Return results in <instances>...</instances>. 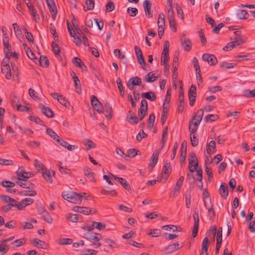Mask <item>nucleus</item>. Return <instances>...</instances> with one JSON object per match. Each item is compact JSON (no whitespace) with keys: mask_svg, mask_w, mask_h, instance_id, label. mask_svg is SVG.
<instances>
[{"mask_svg":"<svg viewBox=\"0 0 255 255\" xmlns=\"http://www.w3.org/2000/svg\"><path fill=\"white\" fill-rule=\"evenodd\" d=\"M29 10L30 11L31 14L32 15L34 20L36 22H38L40 20V18L39 15L37 13L36 10L34 8V6L30 4L29 7Z\"/></svg>","mask_w":255,"mask_h":255,"instance_id":"obj_31","label":"nucleus"},{"mask_svg":"<svg viewBox=\"0 0 255 255\" xmlns=\"http://www.w3.org/2000/svg\"><path fill=\"white\" fill-rule=\"evenodd\" d=\"M9 249V246L3 240H1L0 242V253L1 255H3L6 254Z\"/></svg>","mask_w":255,"mask_h":255,"instance_id":"obj_29","label":"nucleus"},{"mask_svg":"<svg viewBox=\"0 0 255 255\" xmlns=\"http://www.w3.org/2000/svg\"><path fill=\"white\" fill-rule=\"evenodd\" d=\"M72 210L75 212L82 213L86 215H89L90 214L94 213L96 212L95 210L93 211L92 209L89 207H80L78 206H75L73 207Z\"/></svg>","mask_w":255,"mask_h":255,"instance_id":"obj_5","label":"nucleus"},{"mask_svg":"<svg viewBox=\"0 0 255 255\" xmlns=\"http://www.w3.org/2000/svg\"><path fill=\"white\" fill-rule=\"evenodd\" d=\"M28 93L29 96L35 101H38L39 100V97L37 95V93L32 88H30L28 90Z\"/></svg>","mask_w":255,"mask_h":255,"instance_id":"obj_60","label":"nucleus"},{"mask_svg":"<svg viewBox=\"0 0 255 255\" xmlns=\"http://www.w3.org/2000/svg\"><path fill=\"white\" fill-rule=\"evenodd\" d=\"M46 132L50 137L55 140H59V136L50 128H47Z\"/></svg>","mask_w":255,"mask_h":255,"instance_id":"obj_43","label":"nucleus"},{"mask_svg":"<svg viewBox=\"0 0 255 255\" xmlns=\"http://www.w3.org/2000/svg\"><path fill=\"white\" fill-rule=\"evenodd\" d=\"M58 101L66 108H69L70 106V103L68 102L66 98L62 95H60L59 98L58 99Z\"/></svg>","mask_w":255,"mask_h":255,"instance_id":"obj_44","label":"nucleus"},{"mask_svg":"<svg viewBox=\"0 0 255 255\" xmlns=\"http://www.w3.org/2000/svg\"><path fill=\"white\" fill-rule=\"evenodd\" d=\"M202 59L203 61L208 62L212 66L216 65L218 61L217 59L214 55L209 53L203 54Z\"/></svg>","mask_w":255,"mask_h":255,"instance_id":"obj_7","label":"nucleus"},{"mask_svg":"<svg viewBox=\"0 0 255 255\" xmlns=\"http://www.w3.org/2000/svg\"><path fill=\"white\" fill-rule=\"evenodd\" d=\"M190 139L191 144L193 147H195L198 145V138L196 136L195 133H190Z\"/></svg>","mask_w":255,"mask_h":255,"instance_id":"obj_53","label":"nucleus"},{"mask_svg":"<svg viewBox=\"0 0 255 255\" xmlns=\"http://www.w3.org/2000/svg\"><path fill=\"white\" fill-rule=\"evenodd\" d=\"M183 247V243L176 242L174 244L169 245L167 247L165 248L162 251L165 254H169L182 248Z\"/></svg>","mask_w":255,"mask_h":255,"instance_id":"obj_3","label":"nucleus"},{"mask_svg":"<svg viewBox=\"0 0 255 255\" xmlns=\"http://www.w3.org/2000/svg\"><path fill=\"white\" fill-rule=\"evenodd\" d=\"M85 140L86 142H85L84 144L87 146L86 149L87 150L96 147V144L92 140L89 139H85Z\"/></svg>","mask_w":255,"mask_h":255,"instance_id":"obj_46","label":"nucleus"},{"mask_svg":"<svg viewBox=\"0 0 255 255\" xmlns=\"http://www.w3.org/2000/svg\"><path fill=\"white\" fill-rule=\"evenodd\" d=\"M127 120L131 124H136L138 123L139 120L138 118L136 117L135 116L128 117V118H127Z\"/></svg>","mask_w":255,"mask_h":255,"instance_id":"obj_63","label":"nucleus"},{"mask_svg":"<svg viewBox=\"0 0 255 255\" xmlns=\"http://www.w3.org/2000/svg\"><path fill=\"white\" fill-rule=\"evenodd\" d=\"M13 161L12 160L2 159L0 158V165H12Z\"/></svg>","mask_w":255,"mask_h":255,"instance_id":"obj_62","label":"nucleus"},{"mask_svg":"<svg viewBox=\"0 0 255 255\" xmlns=\"http://www.w3.org/2000/svg\"><path fill=\"white\" fill-rule=\"evenodd\" d=\"M141 153L139 150H136L134 148L129 149L127 152V154L124 156V158L126 159L127 157H134L136 155L140 154Z\"/></svg>","mask_w":255,"mask_h":255,"instance_id":"obj_23","label":"nucleus"},{"mask_svg":"<svg viewBox=\"0 0 255 255\" xmlns=\"http://www.w3.org/2000/svg\"><path fill=\"white\" fill-rule=\"evenodd\" d=\"M32 244L37 248H40L42 249H46L48 245L44 241L37 238H34L32 241Z\"/></svg>","mask_w":255,"mask_h":255,"instance_id":"obj_15","label":"nucleus"},{"mask_svg":"<svg viewBox=\"0 0 255 255\" xmlns=\"http://www.w3.org/2000/svg\"><path fill=\"white\" fill-rule=\"evenodd\" d=\"M208 239L207 237H205L203 239L202 242V248L201 251L200 253H208Z\"/></svg>","mask_w":255,"mask_h":255,"instance_id":"obj_41","label":"nucleus"},{"mask_svg":"<svg viewBox=\"0 0 255 255\" xmlns=\"http://www.w3.org/2000/svg\"><path fill=\"white\" fill-rule=\"evenodd\" d=\"M50 30L51 34L53 35L54 40L55 41H57L58 39V36L57 34L56 28L52 23H51L50 24Z\"/></svg>","mask_w":255,"mask_h":255,"instance_id":"obj_56","label":"nucleus"},{"mask_svg":"<svg viewBox=\"0 0 255 255\" xmlns=\"http://www.w3.org/2000/svg\"><path fill=\"white\" fill-rule=\"evenodd\" d=\"M117 83L118 89L120 92L121 95L122 96H124L125 95L124 89L123 87L122 81L121 79H120V78H118L117 79Z\"/></svg>","mask_w":255,"mask_h":255,"instance_id":"obj_50","label":"nucleus"},{"mask_svg":"<svg viewBox=\"0 0 255 255\" xmlns=\"http://www.w3.org/2000/svg\"><path fill=\"white\" fill-rule=\"evenodd\" d=\"M159 152L157 150H155L151 155L150 157V159L151 160V162L149 163L148 167L150 168V171H151L153 168L154 167L155 165L157 164L158 161V158L159 156Z\"/></svg>","mask_w":255,"mask_h":255,"instance_id":"obj_14","label":"nucleus"},{"mask_svg":"<svg viewBox=\"0 0 255 255\" xmlns=\"http://www.w3.org/2000/svg\"><path fill=\"white\" fill-rule=\"evenodd\" d=\"M51 172L54 175L55 174V172L53 170H52L51 172L47 169H45L42 171V175L44 179L47 182L49 183L52 182V174Z\"/></svg>","mask_w":255,"mask_h":255,"instance_id":"obj_17","label":"nucleus"},{"mask_svg":"<svg viewBox=\"0 0 255 255\" xmlns=\"http://www.w3.org/2000/svg\"><path fill=\"white\" fill-rule=\"evenodd\" d=\"M219 193L224 198H226L228 195V187L225 183H222L219 188Z\"/></svg>","mask_w":255,"mask_h":255,"instance_id":"obj_21","label":"nucleus"},{"mask_svg":"<svg viewBox=\"0 0 255 255\" xmlns=\"http://www.w3.org/2000/svg\"><path fill=\"white\" fill-rule=\"evenodd\" d=\"M134 49L138 62L141 65V68L145 69L144 66L146 65V62L140 48L137 46H135Z\"/></svg>","mask_w":255,"mask_h":255,"instance_id":"obj_4","label":"nucleus"},{"mask_svg":"<svg viewBox=\"0 0 255 255\" xmlns=\"http://www.w3.org/2000/svg\"><path fill=\"white\" fill-rule=\"evenodd\" d=\"M242 96L246 98L255 97V89L253 90L248 89L244 90L242 92Z\"/></svg>","mask_w":255,"mask_h":255,"instance_id":"obj_36","label":"nucleus"},{"mask_svg":"<svg viewBox=\"0 0 255 255\" xmlns=\"http://www.w3.org/2000/svg\"><path fill=\"white\" fill-rule=\"evenodd\" d=\"M148 236L152 237H157L161 234V231L159 229H152L150 232L147 233Z\"/></svg>","mask_w":255,"mask_h":255,"instance_id":"obj_48","label":"nucleus"},{"mask_svg":"<svg viewBox=\"0 0 255 255\" xmlns=\"http://www.w3.org/2000/svg\"><path fill=\"white\" fill-rule=\"evenodd\" d=\"M220 67L221 68L231 69L235 67V64L232 63H227L226 62H222L220 64Z\"/></svg>","mask_w":255,"mask_h":255,"instance_id":"obj_61","label":"nucleus"},{"mask_svg":"<svg viewBox=\"0 0 255 255\" xmlns=\"http://www.w3.org/2000/svg\"><path fill=\"white\" fill-rule=\"evenodd\" d=\"M1 72L4 74L5 77L7 79H10L11 76V70L10 66L1 67Z\"/></svg>","mask_w":255,"mask_h":255,"instance_id":"obj_39","label":"nucleus"},{"mask_svg":"<svg viewBox=\"0 0 255 255\" xmlns=\"http://www.w3.org/2000/svg\"><path fill=\"white\" fill-rule=\"evenodd\" d=\"M171 171L172 168L171 167L170 163L168 162H165L164 165L163 166L162 173H164L166 175V179L169 176V175L171 172Z\"/></svg>","mask_w":255,"mask_h":255,"instance_id":"obj_22","label":"nucleus"},{"mask_svg":"<svg viewBox=\"0 0 255 255\" xmlns=\"http://www.w3.org/2000/svg\"><path fill=\"white\" fill-rule=\"evenodd\" d=\"M1 185L6 188H12L15 186V183L8 180H3L1 182Z\"/></svg>","mask_w":255,"mask_h":255,"instance_id":"obj_52","label":"nucleus"},{"mask_svg":"<svg viewBox=\"0 0 255 255\" xmlns=\"http://www.w3.org/2000/svg\"><path fill=\"white\" fill-rule=\"evenodd\" d=\"M205 206L208 209V213L211 218H214L215 216V212L213 208V205H211L209 207H208L207 203L204 200Z\"/></svg>","mask_w":255,"mask_h":255,"instance_id":"obj_58","label":"nucleus"},{"mask_svg":"<svg viewBox=\"0 0 255 255\" xmlns=\"http://www.w3.org/2000/svg\"><path fill=\"white\" fill-rule=\"evenodd\" d=\"M42 218L44 221H45L48 223H51L53 221L52 218L50 216L49 214L46 211L43 212L42 215Z\"/></svg>","mask_w":255,"mask_h":255,"instance_id":"obj_51","label":"nucleus"},{"mask_svg":"<svg viewBox=\"0 0 255 255\" xmlns=\"http://www.w3.org/2000/svg\"><path fill=\"white\" fill-rule=\"evenodd\" d=\"M193 121L192 120H190L189 123V130L190 133H195L197 131L198 127L199 125V124L197 122L193 123Z\"/></svg>","mask_w":255,"mask_h":255,"instance_id":"obj_30","label":"nucleus"},{"mask_svg":"<svg viewBox=\"0 0 255 255\" xmlns=\"http://www.w3.org/2000/svg\"><path fill=\"white\" fill-rule=\"evenodd\" d=\"M178 53L177 55L174 56L173 59V70H172V79L173 80L175 81V80L177 79L178 74H177V69L178 67Z\"/></svg>","mask_w":255,"mask_h":255,"instance_id":"obj_8","label":"nucleus"},{"mask_svg":"<svg viewBox=\"0 0 255 255\" xmlns=\"http://www.w3.org/2000/svg\"><path fill=\"white\" fill-rule=\"evenodd\" d=\"M46 1L50 11L52 13V17L53 19H55L57 11L54 0H46Z\"/></svg>","mask_w":255,"mask_h":255,"instance_id":"obj_13","label":"nucleus"},{"mask_svg":"<svg viewBox=\"0 0 255 255\" xmlns=\"http://www.w3.org/2000/svg\"><path fill=\"white\" fill-rule=\"evenodd\" d=\"M51 47L52 48V51L55 55L56 56L58 55L60 52V50L58 44L53 41L51 43Z\"/></svg>","mask_w":255,"mask_h":255,"instance_id":"obj_54","label":"nucleus"},{"mask_svg":"<svg viewBox=\"0 0 255 255\" xmlns=\"http://www.w3.org/2000/svg\"><path fill=\"white\" fill-rule=\"evenodd\" d=\"M66 219L71 222L76 223L81 219V216L79 214L69 213L66 215Z\"/></svg>","mask_w":255,"mask_h":255,"instance_id":"obj_25","label":"nucleus"},{"mask_svg":"<svg viewBox=\"0 0 255 255\" xmlns=\"http://www.w3.org/2000/svg\"><path fill=\"white\" fill-rule=\"evenodd\" d=\"M29 120L31 121H34L36 124L43 125V122L38 117H35L34 116H30L28 117Z\"/></svg>","mask_w":255,"mask_h":255,"instance_id":"obj_55","label":"nucleus"},{"mask_svg":"<svg viewBox=\"0 0 255 255\" xmlns=\"http://www.w3.org/2000/svg\"><path fill=\"white\" fill-rule=\"evenodd\" d=\"M181 44L184 50L186 51H189L191 49L192 43L189 38H186L183 35V38H181Z\"/></svg>","mask_w":255,"mask_h":255,"instance_id":"obj_12","label":"nucleus"},{"mask_svg":"<svg viewBox=\"0 0 255 255\" xmlns=\"http://www.w3.org/2000/svg\"><path fill=\"white\" fill-rule=\"evenodd\" d=\"M85 238L87 240H91L98 242L102 239V235L100 234L92 233L87 234Z\"/></svg>","mask_w":255,"mask_h":255,"instance_id":"obj_24","label":"nucleus"},{"mask_svg":"<svg viewBox=\"0 0 255 255\" xmlns=\"http://www.w3.org/2000/svg\"><path fill=\"white\" fill-rule=\"evenodd\" d=\"M111 176L113 179L117 180L126 190H130V185L125 178L118 177L112 174H111Z\"/></svg>","mask_w":255,"mask_h":255,"instance_id":"obj_10","label":"nucleus"},{"mask_svg":"<svg viewBox=\"0 0 255 255\" xmlns=\"http://www.w3.org/2000/svg\"><path fill=\"white\" fill-rule=\"evenodd\" d=\"M62 197L64 199L74 204H80L82 200V196L81 194L72 191H63Z\"/></svg>","mask_w":255,"mask_h":255,"instance_id":"obj_1","label":"nucleus"},{"mask_svg":"<svg viewBox=\"0 0 255 255\" xmlns=\"http://www.w3.org/2000/svg\"><path fill=\"white\" fill-rule=\"evenodd\" d=\"M34 165L36 169L38 171H43L45 169L44 168L45 166L44 164H43L41 162L37 159L34 160Z\"/></svg>","mask_w":255,"mask_h":255,"instance_id":"obj_47","label":"nucleus"},{"mask_svg":"<svg viewBox=\"0 0 255 255\" xmlns=\"http://www.w3.org/2000/svg\"><path fill=\"white\" fill-rule=\"evenodd\" d=\"M165 16L164 14L161 12L159 14L158 20H157V25L158 28H164L165 27Z\"/></svg>","mask_w":255,"mask_h":255,"instance_id":"obj_28","label":"nucleus"},{"mask_svg":"<svg viewBox=\"0 0 255 255\" xmlns=\"http://www.w3.org/2000/svg\"><path fill=\"white\" fill-rule=\"evenodd\" d=\"M91 105L93 108L99 113H104V108L102 103L99 101L98 98L95 95H92L91 97Z\"/></svg>","mask_w":255,"mask_h":255,"instance_id":"obj_2","label":"nucleus"},{"mask_svg":"<svg viewBox=\"0 0 255 255\" xmlns=\"http://www.w3.org/2000/svg\"><path fill=\"white\" fill-rule=\"evenodd\" d=\"M8 204L11 207H16L19 210H21L24 208V206H23L22 204H21V202H18L12 198L10 201H9Z\"/></svg>","mask_w":255,"mask_h":255,"instance_id":"obj_26","label":"nucleus"},{"mask_svg":"<svg viewBox=\"0 0 255 255\" xmlns=\"http://www.w3.org/2000/svg\"><path fill=\"white\" fill-rule=\"evenodd\" d=\"M237 16L239 19H246L248 18L249 14L246 10L240 9L237 12Z\"/></svg>","mask_w":255,"mask_h":255,"instance_id":"obj_34","label":"nucleus"},{"mask_svg":"<svg viewBox=\"0 0 255 255\" xmlns=\"http://www.w3.org/2000/svg\"><path fill=\"white\" fill-rule=\"evenodd\" d=\"M115 8V5L113 1L111 0L108 1V3L106 5V10L108 12L112 11Z\"/></svg>","mask_w":255,"mask_h":255,"instance_id":"obj_59","label":"nucleus"},{"mask_svg":"<svg viewBox=\"0 0 255 255\" xmlns=\"http://www.w3.org/2000/svg\"><path fill=\"white\" fill-rule=\"evenodd\" d=\"M141 97L144 99H147L151 101H154L156 99L155 93L152 91H149L141 94Z\"/></svg>","mask_w":255,"mask_h":255,"instance_id":"obj_19","label":"nucleus"},{"mask_svg":"<svg viewBox=\"0 0 255 255\" xmlns=\"http://www.w3.org/2000/svg\"><path fill=\"white\" fill-rule=\"evenodd\" d=\"M219 116L217 115L210 114L206 116L204 120L206 122H213L218 119Z\"/></svg>","mask_w":255,"mask_h":255,"instance_id":"obj_42","label":"nucleus"},{"mask_svg":"<svg viewBox=\"0 0 255 255\" xmlns=\"http://www.w3.org/2000/svg\"><path fill=\"white\" fill-rule=\"evenodd\" d=\"M105 242L112 248H118L120 247L119 245L115 241L112 240L109 238L105 239Z\"/></svg>","mask_w":255,"mask_h":255,"instance_id":"obj_45","label":"nucleus"},{"mask_svg":"<svg viewBox=\"0 0 255 255\" xmlns=\"http://www.w3.org/2000/svg\"><path fill=\"white\" fill-rule=\"evenodd\" d=\"M84 174L85 176H86L88 178H89L91 181L94 180V173L92 171V170L86 167L84 169Z\"/></svg>","mask_w":255,"mask_h":255,"instance_id":"obj_40","label":"nucleus"},{"mask_svg":"<svg viewBox=\"0 0 255 255\" xmlns=\"http://www.w3.org/2000/svg\"><path fill=\"white\" fill-rule=\"evenodd\" d=\"M19 225L23 229H32L33 228V226L31 223L23 222L20 223Z\"/></svg>","mask_w":255,"mask_h":255,"instance_id":"obj_57","label":"nucleus"},{"mask_svg":"<svg viewBox=\"0 0 255 255\" xmlns=\"http://www.w3.org/2000/svg\"><path fill=\"white\" fill-rule=\"evenodd\" d=\"M247 40L246 36H236L233 41L235 47L240 46L244 43Z\"/></svg>","mask_w":255,"mask_h":255,"instance_id":"obj_27","label":"nucleus"},{"mask_svg":"<svg viewBox=\"0 0 255 255\" xmlns=\"http://www.w3.org/2000/svg\"><path fill=\"white\" fill-rule=\"evenodd\" d=\"M98 251L94 250H85L82 252V255H96Z\"/></svg>","mask_w":255,"mask_h":255,"instance_id":"obj_64","label":"nucleus"},{"mask_svg":"<svg viewBox=\"0 0 255 255\" xmlns=\"http://www.w3.org/2000/svg\"><path fill=\"white\" fill-rule=\"evenodd\" d=\"M157 78V77L155 76L152 72H149L144 76V80L148 83L153 82L156 80Z\"/></svg>","mask_w":255,"mask_h":255,"instance_id":"obj_37","label":"nucleus"},{"mask_svg":"<svg viewBox=\"0 0 255 255\" xmlns=\"http://www.w3.org/2000/svg\"><path fill=\"white\" fill-rule=\"evenodd\" d=\"M34 174L29 172H22L21 171H18L17 172V175L18 177H20L23 179H27L29 177H33L34 176Z\"/></svg>","mask_w":255,"mask_h":255,"instance_id":"obj_33","label":"nucleus"},{"mask_svg":"<svg viewBox=\"0 0 255 255\" xmlns=\"http://www.w3.org/2000/svg\"><path fill=\"white\" fill-rule=\"evenodd\" d=\"M39 108L40 109L41 113L47 118H51L54 117V113L50 108L40 103L39 104Z\"/></svg>","mask_w":255,"mask_h":255,"instance_id":"obj_9","label":"nucleus"},{"mask_svg":"<svg viewBox=\"0 0 255 255\" xmlns=\"http://www.w3.org/2000/svg\"><path fill=\"white\" fill-rule=\"evenodd\" d=\"M40 66L47 67L49 65V62L46 56L40 55L39 60Z\"/></svg>","mask_w":255,"mask_h":255,"instance_id":"obj_35","label":"nucleus"},{"mask_svg":"<svg viewBox=\"0 0 255 255\" xmlns=\"http://www.w3.org/2000/svg\"><path fill=\"white\" fill-rule=\"evenodd\" d=\"M73 240L69 238H61L59 240V244L61 245H67L72 244Z\"/></svg>","mask_w":255,"mask_h":255,"instance_id":"obj_49","label":"nucleus"},{"mask_svg":"<svg viewBox=\"0 0 255 255\" xmlns=\"http://www.w3.org/2000/svg\"><path fill=\"white\" fill-rule=\"evenodd\" d=\"M143 6L146 16L151 18L153 16L152 12L151 11V3L149 0H145L143 2Z\"/></svg>","mask_w":255,"mask_h":255,"instance_id":"obj_11","label":"nucleus"},{"mask_svg":"<svg viewBox=\"0 0 255 255\" xmlns=\"http://www.w3.org/2000/svg\"><path fill=\"white\" fill-rule=\"evenodd\" d=\"M169 60V51H162L161 53V61L162 64L165 66L166 68L168 67L169 68V65L167 64V62Z\"/></svg>","mask_w":255,"mask_h":255,"instance_id":"obj_18","label":"nucleus"},{"mask_svg":"<svg viewBox=\"0 0 255 255\" xmlns=\"http://www.w3.org/2000/svg\"><path fill=\"white\" fill-rule=\"evenodd\" d=\"M216 142L214 140H211L207 144L206 151L210 156V154L215 152Z\"/></svg>","mask_w":255,"mask_h":255,"instance_id":"obj_20","label":"nucleus"},{"mask_svg":"<svg viewBox=\"0 0 255 255\" xmlns=\"http://www.w3.org/2000/svg\"><path fill=\"white\" fill-rule=\"evenodd\" d=\"M193 218L194 224L192 229V236L195 238L198 234V227H199V213L198 211H195L193 214Z\"/></svg>","mask_w":255,"mask_h":255,"instance_id":"obj_6","label":"nucleus"},{"mask_svg":"<svg viewBox=\"0 0 255 255\" xmlns=\"http://www.w3.org/2000/svg\"><path fill=\"white\" fill-rule=\"evenodd\" d=\"M59 144L63 146L64 147L67 148L69 151H72L74 149L77 148V146L75 145H70L67 141L64 140L60 137H59V140H56Z\"/></svg>","mask_w":255,"mask_h":255,"instance_id":"obj_16","label":"nucleus"},{"mask_svg":"<svg viewBox=\"0 0 255 255\" xmlns=\"http://www.w3.org/2000/svg\"><path fill=\"white\" fill-rule=\"evenodd\" d=\"M148 110L147 102L145 100H142L140 103V106L138 109V112L139 113H146Z\"/></svg>","mask_w":255,"mask_h":255,"instance_id":"obj_32","label":"nucleus"},{"mask_svg":"<svg viewBox=\"0 0 255 255\" xmlns=\"http://www.w3.org/2000/svg\"><path fill=\"white\" fill-rule=\"evenodd\" d=\"M186 155V147H183V144H182L180 148V162L181 164L184 162L185 160Z\"/></svg>","mask_w":255,"mask_h":255,"instance_id":"obj_38","label":"nucleus"}]
</instances>
